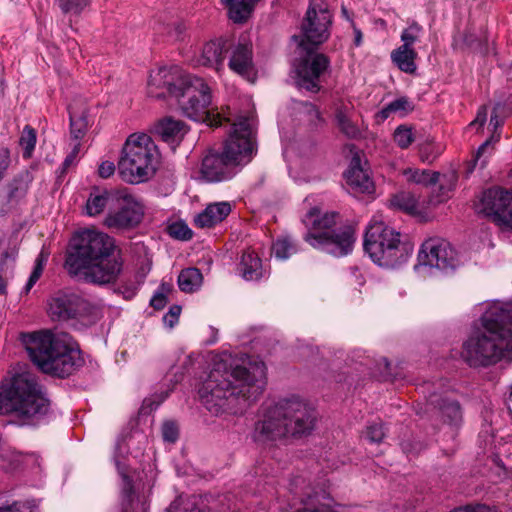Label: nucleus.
Returning a JSON list of instances; mask_svg holds the SVG:
<instances>
[{
    "label": "nucleus",
    "instance_id": "nucleus-1",
    "mask_svg": "<svg viewBox=\"0 0 512 512\" xmlns=\"http://www.w3.org/2000/svg\"><path fill=\"white\" fill-rule=\"evenodd\" d=\"M265 379L262 361L221 359L203 383L201 398L212 414H242L263 393Z\"/></svg>",
    "mask_w": 512,
    "mask_h": 512
},
{
    "label": "nucleus",
    "instance_id": "nucleus-2",
    "mask_svg": "<svg viewBox=\"0 0 512 512\" xmlns=\"http://www.w3.org/2000/svg\"><path fill=\"white\" fill-rule=\"evenodd\" d=\"M148 93L157 99L174 100L181 113L196 122L218 127L230 121L212 104L211 88L200 77L185 73L178 66L162 67L150 75Z\"/></svg>",
    "mask_w": 512,
    "mask_h": 512
},
{
    "label": "nucleus",
    "instance_id": "nucleus-3",
    "mask_svg": "<svg viewBox=\"0 0 512 512\" xmlns=\"http://www.w3.org/2000/svg\"><path fill=\"white\" fill-rule=\"evenodd\" d=\"M115 248V241L108 234L84 229L71 239L65 268L71 276L86 283H114L123 266L122 260L114 256Z\"/></svg>",
    "mask_w": 512,
    "mask_h": 512
},
{
    "label": "nucleus",
    "instance_id": "nucleus-4",
    "mask_svg": "<svg viewBox=\"0 0 512 512\" xmlns=\"http://www.w3.org/2000/svg\"><path fill=\"white\" fill-rule=\"evenodd\" d=\"M512 354V304L495 303L463 341L460 358L470 368H488Z\"/></svg>",
    "mask_w": 512,
    "mask_h": 512
},
{
    "label": "nucleus",
    "instance_id": "nucleus-5",
    "mask_svg": "<svg viewBox=\"0 0 512 512\" xmlns=\"http://www.w3.org/2000/svg\"><path fill=\"white\" fill-rule=\"evenodd\" d=\"M316 419L315 410L299 396L281 398L262 407L253 438L259 443L286 437L301 438L313 431Z\"/></svg>",
    "mask_w": 512,
    "mask_h": 512
},
{
    "label": "nucleus",
    "instance_id": "nucleus-6",
    "mask_svg": "<svg viewBox=\"0 0 512 512\" xmlns=\"http://www.w3.org/2000/svg\"><path fill=\"white\" fill-rule=\"evenodd\" d=\"M22 342L31 361L46 374L65 378L83 365L79 348L66 333L23 334Z\"/></svg>",
    "mask_w": 512,
    "mask_h": 512
},
{
    "label": "nucleus",
    "instance_id": "nucleus-7",
    "mask_svg": "<svg viewBox=\"0 0 512 512\" xmlns=\"http://www.w3.org/2000/svg\"><path fill=\"white\" fill-rule=\"evenodd\" d=\"M49 400L30 373L16 374L0 385V415L11 417L18 426H34L48 412Z\"/></svg>",
    "mask_w": 512,
    "mask_h": 512
},
{
    "label": "nucleus",
    "instance_id": "nucleus-8",
    "mask_svg": "<svg viewBox=\"0 0 512 512\" xmlns=\"http://www.w3.org/2000/svg\"><path fill=\"white\" fill-rule=\"evenodd\" d=\"M337 212L322 213L318 207L311 208L304 216L308 228L304 240L321 252L335 257L350 254L356 241L355 229L351 225H337Z\"/></svg>",
    "mask_w": 512,
    "mask_h": 512
},
{
    "label": "nucleus",
    "instance_id": "nucleus-9",
    "mask_svg": "<svg viewBox=\"0 0 512 512\" xmlns=\"http://www.w3.org/2000/svg\"><path fill=\"white\" fill-rule=\"evenodd\" d=\"M157 158V147L149 135L132 134L122 148L118 173L127 183L145 182L155 174Z\"/></svg>",
    "mask_w": 512,
    "mask_h": 512
},
{
    "label": "nucleus",
    "instance_id": "nucleus-10",
    "mask_svg": "<svg viewBox=\"0 0 512 512\" xmlns=\"http://www.w3.org/2000/svg\"><path fill=\"white\" fill-rule=\"evenodd\" d=\"M364 250L374 263L386 268H396L410 257L413 247L401 241V234L383 222L368 226L364 237Z\"/></svg>",
    "mask_w": 512,
    "mask_h": 512
},
{
    "label": "nucleus",
    "instance_id": "nucleus-11",
    "mask_svg": "<svg viewBox=\"0 0 512 512\" xmlns=\"http://www.w3.org/2000/svg\"><path fill=\"white\" fill-rule=\"evenodd\" d=\"M144 213L145 206L139 198L127 190H119L103 225L113 231L131 230L142 222Z\"/></svg>",
    "mask_w": 512,
    "mask_h": 512
},
{
    "label": "nucleus",
    "instance_id": "nucleus-12",
    "mask_svg": "<svg viewBox=\"0 0 512 512\" xmlns=\"http://www.w3.org/2000/svg\"><path fill=\"white\" fill-rule=\"evenodd\" d=\"M300 49V61L296 67L297 85L309 92L317 93L320 91L319 79L329 68V58L317 53V46L307 45L305 41L298 42Z\"/></svg>",
    "mask_w": 512,
    "mask_h": 512
},
{
    "label": "nucleus",
    "instance_id": "nucleus-13",
    "mask_svg": "<svg viewBox=\"0 0 512 512\" xmlns=\"http://www.w3.org/2000/svg\"><path fill=\"white\" fill-rule=\"evenodd\" d=\"M332 14L324 0H310L309 7L301 24V35H294L293 40L305 41L307 45L319 46L330 36Z\"/></svg>",
    "mask_w": 512,
    "mask_h": 512
},
{
    "label": "nucleus",
    "instance_id": "nucleus-14",
    "mask_svg": "<svg viewBox=\"0 0 512 512\" xmlns=\"http://www.w3.org/2000/svg\"><path fill=\"white\" fill-rule=\"evenodd\" d=\"M254 151L253 128L247 117H240L233 124V131L220 152L234 168L251 161Z\"/></svg>",
    "mask_w": 512,
    "mask_h": 512
},
{
    "label": "nucleus",
    "instance_id": "nucleus-15",
    "mask_svg": "<svg viewBox=\"0 0 512 512\" xmlns=\"http://www.w3.org/2000/svg\"><path fill=\"white\" fill-rule=\"evenodd\" d=\"M417 261L415 271L427 268L448 272L453 271L458 265L456 251L448 241L441 238L425 240L418 252Z\"/></svg>",
    "mask_w": 512,
    "mask_h": 512
},
{
    "label": "nucleus",
    "instance_id": "nucleus-16",
    "mask_svg": "<svg viewBox=\"0 0 512 512\" xmlns=\"http://www.w3.org/2000/svg\"><path fill=\"white\" fill-rule=\"evenodd\" d=\"M475 207L478 213L484 214L497 226L512 230V190H485Z\"/></svg>",
    "mask_w": 512,
    "mask_h": 512
},
{
    "label": "nucleus",
    "instance_id": "nucleus-17",
    "mask_svg": "<svg viewBox=\"0 0 512 512\" xmlns=\"http://www.w3.org/2000/svg\"><path fill=\"white\" fill-rule=\"evenodd\" d=\"M49 315L53 320L67 321L89 313L90 304L76 293L58 292L49 301Z\"/></svg>",
    "mask_w": 512,
    "mask_h": 512
},
{
    "label": "nucleus",
    "instance_id": "nucleus-18",
    "mask_svg": "<svg viewBox=\"0 0 512 512\" xmlns=\"http://www.w3.org/2000/svg\"><path fill=\"white\" fill-rule=\"evenodd\" d=\"M417 413L428 417L437 414L443 418L444 422L454 427L459 426L462 422V410L459 402L436 392L429 394L425 406L420 407Z\"/></svg>",
    "mask_w": 512,
    "mask_h": 512
},
{
    "label": "nucleus",
    "instance_id": "nucleus-19",
    "mask_svg": "<svg viewBox=\"0 0 512 512\" xmlns=\"http://www.w3.org/2000/svg\"><path fill=\"white\" fill-rule=\"evenodd\" d=\"M235 173L234 166L213 149L208 150L202 159L200 174L207 182L225 181L232 178Z\"/></svg>",
    "mask_w": 512,
    "mask_h": 512
},
{
    "label": "nucleus",
    "instance_id": "nucleus-20",
    "mask_svg": "<svg viewBox=\"0 0 512 512\" xmlns=\"http://www.w3.org/2000/svg\"><path fill=\"white\" fill-rule=\"evenodd\" d=\"M231 57L228 66L235 73L249 77L253 73V51L251 43L238 42L236 45L231 44Z\"/></svg>",
    "mask_w": 512,
    "mask_h": 512
},
{
    "label": "nucleus",
    "instance_id": "nucleus-21",
    "mask_svg": "<svg viewBox=\"0 0 512 512\" xmlns=\"http://www.w3.org/2000/svg\"><path fill=\"white\" fill-rule=\"evenodd\" d=\"M188 129L186 124L181 120L172 117H165L159 120L154 126L155 134L164 142L175 146L178 145Z\"/></svg>",
    "mask_w": 512,
    "mask_h": 512
},
{
    "label": "nucleus",
    "instance_id": "nucleus-22",
    "mask_svg": "<svg viewBox=\"0 0 512 512\" xmlns=\"http://www.w3.org/2000/svg\"><path fill=\"white\" fill-rule=\"evenodd\" d=\"M231 48V40L218 38L207 42L202 50L201 63L219 71L223 67L225 55Z\"/></svg>",
    "mask_w": 512,
    "mask_h": 512
},
{
    "label": "nucleus",
    "instance_id": "nucleus-23",
    "mask_svg": "<svg viewBox=\"0 0 512 512\" xmlns=\"http://www.w3.org/2000/svg\"><path fill=\"white\" fill-rule=\"evenodd\" d=\"M231 212L228 202L209 204L194 218V223L199 228H210L222 222Z\"/></svg>",
    "mask_w": 512,
    "mask_h": 512
},
{
    "label": "nucleus",
    "instance_id": "nucleus-24",
    "mask_svg": "<svg viewBox=\"0 0 512 512\" xmlns=\"http://www.w3.org/2000/svg\"><path fill=\"white\" fill-rule=\"evenodd\" d=\"M32 177L28 171H23L13 177L5 186L6 202L17 206L26 197Z\"/></svg>",
    "mask_w": 512,
    "mask_h": 512
},
{
    "label": "nucleus",
    "instance_id": "nucleus-25",
    "mask_svg": "<svg viewBox=\"0 0 512 512\" xmlns=\"http://www.w3.org/2000/svg\"><path fill=\"white\" fill-rule=\"evenodd\" d=\"M347 184L354 190L365 193L370 192L373 188L367 172L361 166V159L359 156H353L346 174Z\"/></svg>",
    "mask_w": 512,
    "mask_h": 512
},
{
    "label": "nucleus",
    "instance_id": "nucleus-26",
    "mask_svg": "<svg viewBox=\"0 0 512 512\" xmlns=\"http://www.w3.org/2000/svg\"><path fill=\"white\" fill-rule=\"evenodd\" d=\"M227 11V17L234 24L246 23L259 0H220Z\"/></svg>",
    "mask_w": 512,
    "mask_h": 512
},
{
    "label": "nucleus",
    "instance_id": "nucleus-27",
    "mask_svg": "<svg viewBox=\"0 0 512 512\" xmlns=\"http://www.w3.org/2000/svg\"><path fill=\"white\" fill-rule=\"evenodd\" d=\"M239 274L246 281H257L264 276L261 259L254 251H244L238 265Z\"/></svg>",
    "mask_w": 512,
    "mask_h": 512
},
{
    "label": "nucleus",
    "instance_id": "nucleus-28",
    "mask_svg": "<svg viewBox=\"0 0 512 512\" xmlns=\"http://www.w3.org/2000/svg\"><path fill=\"white\" fill-rule=\"evenodd\" d=\"M116 192L111 193L106 190L99 192L98 189H94L85 205L86 213L89 216H97L101 214L106 208L110 210L112 208L113 202H115Z\"/></svg>",
    "mask_w": 512,
    "mask_h": 512
},
{
    "label": "nucleus",
    "instance_id": "nucleus-29",
    "mask_svg": "<svg viewBox=\"0 0 512 512\" xmlns=\"http://www.w3.org/2000/svg\"><path fill=\"white\" fill-rule=\"evenodd\" d=\"M335 122L340 132L348 139H359L361 130L352 120L351 112L346 106H340L335 111Z\"/></svg>",
    "mask_w": 512,
    "mask_h": 512
},
{
    "label": "nucleus",
    "instance_id": "nucleus-30",
    "mask_svg": "<svg viewBox=\"0 0 512 512\" xmlns=\"http://www.w3.org/2000/svg\"><path fill=\"white\" fill-rule=\"evenodd\" d=\"M417 58V52L413 48H406V46H400L391 53V59L393 63L403 72L408 74L415 73L417 66L415 59Z\"/></svg>",
    "mask_w": 512,
    "mask_h": 512
},
{
    "label": "nucleus",
    "instance_id": "nucleus-31",
    "mask_svg": "<svg viewBox=\"0 0 512 512\" xmlns=\"http://www.w3.org/2000/svg\"><path fill=\"white\" fill-rule=\"evenodd\" d=\"M203 276L201 271L195 267L183 269L178 276V286L181 291L192 293L202 285Z\"/></svg>",
    "mask_w": 512,
    "mask_h": 512
},
{
    "label": "nucleus",
    "instance_id": "nucleus-32",
    "mask_svg": "<svg viewBox=\"0 0 512 512\" xmlns=\"http://www.w3.org/2000/svg\"><path fill=\"white\" fill-rule=\"evenodd\" d=\"M390 205L397 210L414 215L417 213L418 201L411 192L401 191L391 197Z\"/></svg>",
    "mask_w": 512,
    "mask_h": 512
},
{
    "label": "nucleus",
    "instance_id": "nucleus-33",
    "mask_svg": "<svg viewBox=\"0 0 512 512\" xmlns=\"http://www.w3.org/2000/svg\"><path fill=\"white\" fill-rule=\"evenodd\" d=\"M408 180L415 184L424 186L435 185L439 181L440 174L438 172H431L429 170H412L409 169L405 172Z\"/></svg>",
    "mask_w": 512,
    "mask_h": 512
},
{
    "label": "nucleus",
    "instance_id": "nucleus-34",
    "mask_svg": "<svg viewBox=\"0 0 512 512\" xmlns=\"http://www.w3.org/2000/svg\"><path fill=\"white\" fill-rule=\"evenodd\" d=\"M272 252L276 258L285 260L297 252V247L291 238L285 237L273 243Z\"/></svg>",
    "mask_w": 512,
    "mask_h": 512
},
{
    "label": "nucleus",
    "instance_id": "nucleus-35",
    "mask_svg": "<svg viewBox=\"0 0 512 512\" xmlns=\"http://www.w3.org/2000/svg\"><path fill=\"white\" fill-rule=\"evenodd\" d=\"M19 144L23 148V157L30 158L36 144V131L29 125H26L19 139Z\"/></svg>",
    "mask_w": 512,
    "mask_h": 512
},
{
    "label": "nucleus",
    "instance_id": "nucleus-36",
    "mask_svg": "<svg viewBox=\"0 0 512 512\" xmlns=\"http://www.w3.org/2000/svg\"><path fill=\"white\" fill-rule=\"evenodd\" d=\"M168 234L177 240L188 241L192 238L193 233L188 225L182 221L174 222L167 228Z\"/></svg>",
    "mask_w": 512,
    "mask_h": 512
},
{
    "label": "nucleus",
    "instance_id": "nucleus-37",
    "mask_svg": "<svg viewBox=\"0 0 512 512\" xmlns=\"http://www.w3.org/2000/svg\"><path fill=\"white\" fill-rule=\"evenodd\" d=\"M422 31L423 28L421 25H419L417 22H412L401 33V41L403 42L401 46H406V48H412V45L418 40Z\"/></svg>",
    "mask_w": 512,
    "mask_h": 512
},
{
    "label": "nucleus",
    "instance_id": "nucleus-38",
    "mask_svg": "<svg viewBox=\"0 0 512 512\" xmlns=\"http://www.w3.org/2000/svg\"><path fill=\"white\" fill-rule=\"evenodd\" d=\"M167 396V392H162L160 394H154L145 398L139 409V413L141 415H149L153 410L158 408V406L167 398Z\"/></svg>",
    "mask_w": 512,
    "mask_h": 512
},
{
    "label": "nucleus",
    "instance_id": "nucleus-39",
    "mask_svg": "<svg viewBox=\"0 0 512 512\" xmlns=\"http://www.w3.org/2000/svg\"><path fill=\"white\" fill-rule=\"evenodd\" d=\"M70 127H71V136L75 140H80L84 137L87 128V120L86 116L81 115L76 117L73 113L70 112Z\"/></svg>",
    "mask_w": 512,
    "mask_h": 512
},
{
    "label": "nucleus",
    "instance_id": "nucleus-40",
    "mask_svg": "<svg viewBox=\"0 0 512 512\" xmlns=\"http://www.w3.org/2000/svg\"><path fill=\"white\" fill-rule=\"evenodd\" d=\"M386 435L384 425L381 422H373L366 427L364 432L365 438L371 442L379 444Z\"/></svg>",
    "mask_w": 512,
    "mask_h": 512
},
{
    "label": "nucleus",
    "instance_id": "nucleus-41",
    "mask_svg": "<svg viewBox=\"0 0 512 512\" xmlns=\"http://www.w3.org/2000/svg\"><path fill=\"white\" fill-rule=\"evenodd\" d=\"M394 140L400 148H408L414 141L412 129L404 125L397 127L394 132Z\"/></svg>",
    "mask_w": 512,
    "mask_h": 512
},
{
    "label": "nucleus",
    "instance_id": "nucleus-42",
    "mask_svg": "<svg viewBox=\"0 0 512 512\" xmlns=\"http://www.w3.org/2000/svg\"><path fill=\"white\" fill-rule=\"evenodd\" d=\"M59 8L65 14H79L88 5L87 0H56Z\"/></svg>",
    "mask_w": 512,
    "mask_h": 512
},
{
    "label": "nucleus",
    "instance_id": "nucleus-43",
    "mask_svg": "<svg viewBox=\"0 0 512 512\" xmlns=\"http://www.w3.org/2000/svg\"><path fill=\"white\" fill-rule=\"evenodd\" d=\"M162 437L165 442L175 443L179 438V427L176 422L168 420L162 425Z\"/></svg>",
    "mask_w": 512,
    "mask_h": 512
},
{
    "label": "nucleus",
    "instance_id": "nucleus-44",
    "mask_svg": "<svg viewBox=\"0 0 512 512\" xmlns=\"http://www.w3.org/2000/svg\"><path fill=\"white\" fill-rule=\"evenodd\" d=\"M13 512H40L35 499L13 501Z\"/></svg>",
    "mask_w": 512,
    "mask_h": 512
},
{
    "label": "nucleus",
    "instance_id": "nucleus-45",
    "mask_svg": "<svg viewBox=\"0 0 512 512\" xmlns=\"http://www.w3.org/2000/svg\"><path fill=\"white\" fill-rule=\"evenodd\" d=\"M389 109H392L393 113L406 115L408 112L413 110V106L407 98L401 97L390 102Z\"/></svg>",
    "mask_w": 512,
    "mask_h": 512
},
{
    "label": "nucleus",
    "instance_id": "nucleus-46",
    "mask_svg": "<svg viewBox=\"0 0 512 512\" xmlns=\"http://www.w3.org/2000/svg\"><path fill=\"white\" fill-rule=\"evenodd\" d=\"M180 313H181V306H179V305L171 306L168 313L165 314L163 317L164 323L169 327H173L174 324L178 321Z\"/></svg>",
    "mask_w": 512,
    "mask_h": 512
},
{
    "label": "nucleus",
    "instance_id": "nucleus-47",
    "mask_svg": "<svg viewBox=\"0 0 512 512\" xmlns=\"http://www.w3.org/2000/svg\"><path fill=\"white\" fill-rule=\"evenodd\" d=\"M79 151H80V143L77 142L73 146L72 151L66 156L65 160L62 163V167H61L62 173H65L68 170V168L74 164Z\"/></svg>",
    "mask_w": 512,
    "mask_h": 512
},
{
    "label": "nucleus",
    "instance_id": "nucleus-48",
    "mask_svg": "<svg viewBox=\"0 0 512 512\" xmlns=\"http://www.w3.org/2000/svg\"><path fill=\"white\" fill-rule=\"evenodd\" d=\"M450 512H497L494 508H491L486 505L478 504L475 506L472 505H466L463 507H458L453 509Z\"/></svg>",
    "mask_w": 512,
    "mask_h": 512
},
{
    "label": "nucleus",
    "instance_id": "nucleus-49",
    "mask_svg": "<svg viewBox=\"0 0 512 512\" xmlns=\"http://www.w3.org/2000/svg\"><path fill=\"white\" fill-rule=\"evenodd\" d=\"M10 152L7 148L0 149V181L5 176V173L10 165Z\"/></svg>",
    "mask_w": 512,
    "mask_h": 512
},
{
    "label": "nucleus",
    "instance_id": "nucleus-50",
    "mask_svg": "<svg viewBox=\"0 0 512 512\" xmlns=\"http://www.w3.org/2000/svg\"><path fill=\"white\" fill-rule=\"evenodd\" d=\"M115 165L110 161H103L98 168L99 176L102 178H108L115 172Z\"/></svg>",
    "mask_w": 512,
    "mask_h": 512
},
{
    "label": "nucleus",
    "instance_id": "nucleus-51",
    "mask_svg": "<svg viewBox=\"0 0 512 512\" xmlns=\"http://www.w3.org/2000/svg\"><path fill=\"white\" fill-rule=\"evenodd\" d=\"M167 304V297L163 292H156L150 300V305L156 309L161 310Z\"/></svg>",
    "mask_w": 512,
    "mask_h": 512
},
{
    "label": "nucleus",
    "instance_id": "nucleus-52",
    "mask_svg": "<svg viewBox=\"0 0 512 512\" xmlns=\"http://www.w3.org/2000/svg\"><path fill=\"white\" fill-rule=\"evenodd\" d=\"M486 120H487V109H486V107H481L478 110L477 116L474 119V121H472L470 123V126L478 125L479 127H482L485 124Z\"/></svg>",
    "mask_w": 512,
    "mask_h": 512
},
{
    "label": "nucleus",
    "instance_id": "nucleus-53",
    "mask_svg": "<svg viewBox=\"0 0 512 512\" xmlns=\"http://www.w3.org/2000/svg\"><path fill=\"white\" fill-rule=\"evenodd\" d=\"M43 269H44V260L42 258V255H39L36 259L34 269L30 276L38 280L40 278V276L42 275Z\"/></svg>",
    "mask_w": 512,
    "mask_h": 512
},
{
    "label": "nucleus",
    "instance_id": "nucleus-54",
    "mask_svg": "<svg viewBox=\"0 0 512 512\" xmlns=\"http://www.w3.org/2000/svg\"><path fill=\"white\" fill-rule=\"evenodd\" d=\"M43 269H44V260L42 258V255H39L36 259L34 269L30 276L38 280L40 278V276L42 275Z\"/></svg>",
    "mask_w": 512,
    "mask_h": 512
},
{
    "label": "nucleus",
    "instance_id": "nucleus-55",
    "mask_svg": "<svg viewBox=\"0 0 512 512\" xmlns=\"http://www.w3.org/2000/svg\"><path fill=\"white\" fill-rule=\"evenodd\" d=\"M303 502L307 506L302 508V509H298L295 512H328L323 507H310L309 505H313L314 504V500H313V498L311 496H308L307 500L303 501Z\"/></svg>",
    "mask_w": 512,
    "mask_h": 512
},
{
    "label": "nucleus",
    "instance_id": "nucleus-56",
    "mask_svg": "<svg viewBox=\"0 0 512 512\" xmlns=\"http://www.w3.org/2000/svg\"><path fill=\"white\" fill-rule=\"evenodd\" d=\"M303 105L306 108L307 113L309 115H311L313 118H315L318 121L322 120L320 111L318 110V108L314 104H312L310 102H304Z\"/></svg>",
    "mask_w": 512,
    "mask_h": 512
},
{
    "label": "nucleus",
    "instance_id": "nucleus-57",
    "mask_svg": "<svg viewBox=\"0 0 512 512\" xmlns=\"http://www.w3.org/2000/svg\"><path fill=\"white\" fill-rule=\"evenodd\" d=\"M456 181V176L453 174L450 176V186L446 188L444 186V183L441 182L440 184V191H441V198L437 200V202H442L444 200V196H447V193L452 189L454 182Z\"/></svg>",
    "mask_w": 512,
    "mask_h": 512
},
{
    "label": "nucleus",
    "instance_id": "nucleus-58",
    "mask_svg": "<svg viewBox=\"0 0 512 512\" xmlns=\"http://www.w3.org/2000/svg\"><path fill=\"white\" fill-rule=\"evenodd\" d=\"M500 107H501L500 103L496 104V106L493 109L491 119H490V124L493 125L495 128L502 125V120H500L497 115V111Z\"/></svg>",
    "mask_w": 512,
    "mask_h": 512
},
{
    "label": "nucleus",
    "instance_id": "nucleus-59",
    "mask_svg": "<svg viewBox=\"0 0 512 512\" xmlns=\"http://www.w3.org/2000/svg\"><path fill=\"white\" fill-rule=\"evenodd\" d=\"M352 27H353V32H354V44H355V46L358 47L362 44L363 35H362L361 30L359 28H357L354 23H352Z\"/></svg>",
    "mask_w": 512,
    "mask_h": 512
},
{
    "label": "nucleus",
    "instance_id": "nucleus-60",
    "mask_svg": "<svg viewBox=\"0 0 512 512\" xmlns=\"http://www.w3.org/2000/svg\"><path fill=\"white\" fill-rule=\"evenodd\" d=\"M490 143H491V139H488L479 146V148L476 152V160H478L482 156V154L485 152V150L489 147Z\"/></svg>",
    "mask_w": 512,
    "mask_h": 512
},
{
    "label": "nucleus",
    "instance_id": "nucleus-61",
    "mask_svg": "<svg viewBox=\"0 0 512 512\" xmlns=\"http://www.w3.org/2000/svg\"><path fill=\"white\" fill-rule=\"evenodd\" d=\"M393 113L392 109H389V104H387L384 108H382L379 113L378 117H380L382 120L387 119L391 114Z\"/></svg>",
    "mask_w": 512,
    "mask_h": 512
},
{
    "label": "nucleus",
    "instance_id": "nucleus-62",
    "mask_svg": "<svg viewBox=\"0 0 512 512\" xmlns=\"http://www.w3.org/2000/svg\"><path fill=\"white\" fill-rule=\"evenodd\" d=\"M185 25L182 24V23H177L174 25V33H175V36L177 38L181 37V35L184 33L185 31Z\"/></svg>",
    "mask_w": 512,
    "mask_h": 512
},
{
    "label": "nucleus",
    "instance_id": "nucleus-63",
    "mask_svg": "<svg viewBox=\"0 0 512 512\" xmlns=\"http://www.w3.org/2000/svg\"><path fill=\"white\" fill-rule=\"evenodd\" d=\"M0 512H13V502H1L0 503Z\"/></svg>",
    "mask_w": 512,
    "mask_h": 512
},
{
    "label": "nucleus",
    "instance_id": "nucleus-64",
    "mask_svg": "<svg viewBox=\"0 0 512 512\" xmlns=\"http://www.w3.org/2000/svg\"><path fill=\"white\" fill-rule=\"evenodd\" d=\"M37 281V279L30 276L24 288L25 292L28 293Z\"/></svg>",
    "mask_w": 512,
    "mask_h": 512
}]
</instances>
